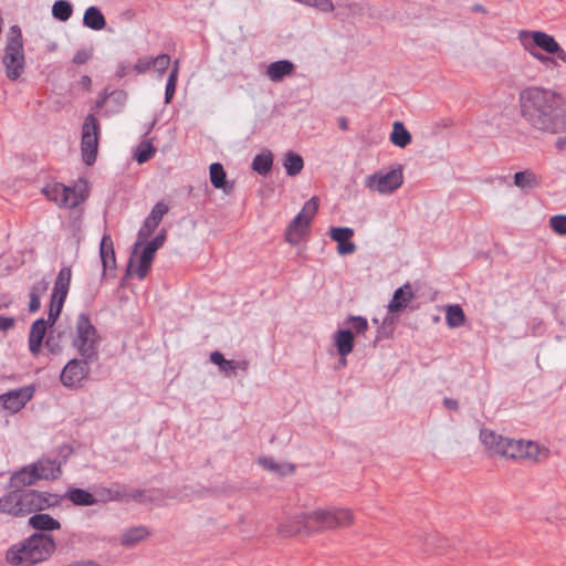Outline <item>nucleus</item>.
<instances>
[{"label": "nucleus", "instance_id": "f257e3e1", "mask_svg": "<svg viewBox=\"0 0 566 566\" xmlns=\"http://www.w3.org/2000/svg\"><path fill=\"white\" fill-rule=\"evenodd\" d=\"M520 115L534 130L556 135L566 132V101L554 90L528 86L518 94Z\"/></svg>", "mask_w": 566, "mask_h": 566}, {"label": "nucleus", "instance_id": "f03ea898", "mask_svg": "<svg viewBox=\"0 0 566 566\" xmlns=\"http://www.w3.org/2000/svg\"><path fill=\"white\" fill-rule=\"evenodd\" d=\"M62 496L56 493L32 489H13L0 497V513L24 517L35 512L59 506Z\"/></svg>", "mask_w": 566, "mask_h": 566}, {"label": "nucleus", "instance_id": "7ed1b4c3", "mask_svg": "<svg viewBox=\"0 0 566 566\" xmlns=\"http://www.w3.org/2000/svg\"><path fill=\"white\" fill-rule=\"evenodd\" d=\"M517 39L523 49L543 65L556 67L557 61L566 64V51L553 35L539 30H522Z\"/></svg>", "mask_w": 566, "mask_h": 566}, {"label": "nucleus", "instance_id": "20e7f679", "mask_svg": "<svg viewBox=\"0 0 566 566\" xmlns=\"http://www.w3.org/2000/svg\"><path fill=\"white\" fill-rule=\"evenodd\" d=\"M55 551L54 539L45 534L35 533L11 546L6 559L13 566H31L50 558Z\"/></svg>", "mask_w": 566, "mask_h": 566}, {"label": "nucleus", "instance_id": "39448f33", "mask_svg": "<svg viewBox=\"0 0 566 566\" xmlns=\"http://www.w3.org/2000/svg\"><path fill=\"white\" fill-rule=\"evenodd\" d=\"M295 532H314L344 527L353 523L354 517L347 509H319L297 517Z\"/></svg>", "mask_w": 566, "mask_h": 566}, {"label": "nucleus", "instance_id": "423d86ee", "mask_svg": "<svg viewBox=\"0 0 566 566\" xmlns=\"http://www.w3.org/2000/svg\"><path fill=\"white\" fill-rule=\"evenodd\" d=\"M101 335L91 322L86 313H80L76 317L72 336V347L80 357L86 361H97L99 358Z\"/></svg>", "mask_w": 566, "mask_h": 566}, {"label": "nucleus", "instance_id": "0eeeda50", "mask_svg": "<svg viewBox=\"0 0 566 566\" xmlns=\"http://www.w3.org/2000/svg\"><path fill=\"white\" fill-rule=\"evenodd\" d=\"M8 80L14 82L21 77L25 70V55L21 29L12 25L7 39L1 60Z\"/></svg>", "mask_w": 566, "mask_h": 566}, {"label": "nucleus", "instance_id": "6e6552de", "mask_svg": "<svg viewBox=\"0 0 566 566\" xmlns=\"http://www.w3.org/2000/svg\"><path fill=\"white\" fill-rule=\"evenodd\" d=\"M43 195L59 207L72 209L84 202L87 192L83 189L67 187L60 182L48 184L42 189Z\"/></svg>", "mask_w": 566, "mask_h": 566}, {"label": "nucleus", "instance_id": "1a4fd4ad", "mask_svg": "<svg viewBox=\"0 0 566 566\" xmlns=\"http://www.w3.org/2000/svg\"><path fill=\"white\" fill-rule=\"evenodd\" d=\"M548 451L533 441L505 438L500 455L510 459H530L539 461L547 457Z\"/></svg>", "mask_w": 566, "mask_h": 566}, {"label": "nucleus", "instance_id": "9d476101", "mask_svg": "<svg viewBox=\"0 0 566 566\" xmlns=\"http://www.w3.org/2000/svg\"><path fill=\"white\" fill-rule=\"evenodd\" d=\"M101 134L99 120L94 114H88L82 125L81 150L86 165L96 160L98 138Z\"/></svg>", "mask_w": 566, "mask_h": 566}, {"label": "nucleus", "instance_id": "9b49d317", "mask_svg": "<svg viewBox=\"0 0 566 566\" xmlns=\"http://www.w3.org/2000/svg\"><path fill=\"white\" fill-rule=\"evenodd\" d=\"M403 182V172L401 166H397L389 171H378L366 178V187L377 191L380 195H390L401 187Z\"/></svg>", "mask_w": 566, "mask_h": 566}, {"label": "nucleus", "instance_id": "f8f14e48", "mask_svg": "<svg viewBox=\"0 0 566 566\" xmlns=\"http://www.w3.org/2000/svg\"><path fill=\"white\" fill-rule=\"evenodd\" d=\"M94 363L82 357L69 360L60 374L61 384L69 389L81 388L88 378L90 366Z\"/></svg>", "mask_w": 566, "mask_h": 566}, {"label": "nucleus", "instance_id": "ddd939ff", "mask_svg": "<svg viewBox=\"0 0 566 566\" xmlns=\"http://www.w3.org/2000/svg\"><path fill=\"white\" fill-rule=\"evenodd\" d=\"M71 274L72 272L70 268H62L57 273L49 307V321L51 324H54L61 314L64 301L69 293Z\"/></svg>", "mask_w": 566, "mask_h": 566}, {"label": "nucleus", "instance_id": "4468645a", "mask_svg": "<svg viewBox=\"0 0 566 566\" xmlns=\"http://www.w3.org/2000/svg\"><path fill=\"white\" fill-rule=\"evenodd\" d=\"M34 389L31 386L21 387L2 394L3 409L12 413L19 412L32 399Z\"/></svg>", "mask_w": 566, "mask_h": 566}, {"label": "nucleus", "instance_id": "2eb2a0df", "mask_svg": "<svg viewBox=\"0 0 566 566\" xmlns=\"http://www.w3.org/2000/svg\"><path fill=\"white\" fill-rule=\"evenodd\" d=\"M142 248L140 252L138 250L136 254L130 255L128 262V271H130L133 264L137 262L135 274L139 280H144L147 276L156 254L153 248H147L146 245H142Z\"/></svg>", "mask_w": 566, "mask_h": 566}, {"label": "nucleus", "instance_id": "dca6fc26", "mask_svg": "<svg viewBox=\"0 0 566 566\" xmlns=\"http://www.w3.org/2000/svg\"><path fill=\"white\" fill-rule=\"evenodd\" d=\"M329 235L332 240L338 243L337 252L340 255L352 254L356 251V244L350 240L354 235V230L348 227H333L329 230Z\"/></svg>", "mask_w": 566, "mask_h": 566}, {"label": "nucleus", "instance_id": "f3484780", "mask_svg": "<svg viewBox=\"0 0 566 566\" xmlns=\"http://www.w3.org/2000/svg\"><path fill=\"white\" fill-rule=\"evenodd\" d=\"M210 361L219 367L224 376L234 375L237 370L247 371L249 361L245 359H226L221 352L214 350L210 354Z\"/></svg>", "mask_w": 566, "mask_h": 566}, {"label": "nucleus", "instance_id": "a211bd4d", "mask_svg": "<svg viewBox=\"0 0 566 566\" xmlns=\"http://www.w3.org/2000/svg\"><path fill=\"white\" fill-rule=\"evenodd\" d=\"M48 325H53L50 323L49 318L46 321L44 318H38L31 325L29 333V350L35 357L39 356L41 352Z\"/></svg>", "mask_w": 566, "mask_h": 566}, {"label": "nucleus", "instance_id": "6ab92c4d", "mask_svg": "<svg viewBox=\"0 0 566 566\" xmlns=\"http://www.w3.org/2000/svg\"><path fill=\"white\" fill-rule=\"evenodd\" d=\"M36 469L39 480H56L61 476V462L49 458H42L32 463Z\"/></svg>", "mask_w": 566, "mask_h": 566}, {"label": "nucleus", "instance_id": "aec40b11", "mask_svg": "<svg viewBox=\"0 0 566 566\" xmlns=\"http://www.w3.org/2000/svg\"><path fill=\"white\" fill-rule=\"evenodd\" d=\"M38 480L39 475H36V469L33 464H30L12 474L10 478V486L12 489H25L34 484Z\"/></svg>", "mask_w": 566, "mask_h": 566}, {"label": "nucleus", "instance_id": "412c9836", "mask_svg": "<svg viewBox=\"0 0 566 566\" xmlns=\"http://www.w3.org/2000/svg\"><path fill=\"white\" fill-rule=\"evenodd\" d=\"M295 66L289 60H280L269 64L265 75L272 82H280L293 73Z\"/></svg>", "mask_w": 566, "mask_h": 566}, {"label": "nucleus", "instance_id": "4be33fe9", "mask_svg": "<svg viewBox=\"0 0 566 566\" xmlns=\"http://www.w3.org/2000/svg\"><path fill=\"white\" fill-rule=\"evenodd\" d=\"M413 297V293L410 289L409 284H405L403 286L397 289L394 292L392 298L388 304L389 313H397L407 307L408 303Z\"/></svg>", "mask_w": 566, "mask_h": 566}, {"label": "nucleus", "instance_id": "5701e85b", "mask_svg": "<svg viewBox=\"0 0 566 566\" xmlns=\"http://www.w3.org/2000/svg\"><path fill=\"white\" fill-rule=\"evenodd\" d=\"M99 256L103 264L104 273L107 270H113L116 266V258L113 247V240L109 235L105 234L102 238L99 245Z\"/></svg>", "mask_w": 566, "mask_h": 566}, {"label": "nucleus", "instance_id": "b1692460", "mask_svg": "<svg viewBox=\"0 0 566 566\" xmlns=\"http://www.w3.org/2000/svg\"><path fill=\"white\" fill-rule=\"evenodd\" d=\"M62 500L67 499L74 505L77 506H92L97 503L96 497L88 491L80 488H70L64 495H61Z\"/></svg>", "mask_w": 566, "mask_h": 566}, {"label": "nucleus", "instance_id": "393cba45", "mask_svg": "<svg viewBox=\"0 0 566 566\" xmlns=\"http://www.w3.org/2000/svg\"><path fill=\"white\" fill-rule=\"evenodd\" d=\"M334 343L340 357H346L354 348V334L350 329H338L334 335Z\"/></svg>", "mask_w": 566, "mask_h": 566}, {"label": "nucleus", "instance_id": "a878e982", "mask_svg": "<svg viewBox=\"0 0 566 566\" xmlns=\"http://www.w3.org/2000/svg\"><path fill=\"white\" fill-rule=\"evenodd\" d=\"M259 464L270 472L281 476L291 475L295 471V465L290 462H276L271 457H262L259 459Z\"/></svg>", "mask_w": 566, "mask_h": 566}, {"label": "nucleus", "instance_id": "bb28decb", "mask_svg": "<svg viewBox=\"0 0 566 566\" xmlns=\"http://www.w3.org/2000/svg\"><path fill=\"white\" fill-rule=\"evenodd\" d=\"M310 223H305V220L297 213L287 227L285 239L291 244H297L300 239L306 233Z\"/></svg>", "mask_w": 566, "mask_h": 566}, {"label": "nucleus", "instance_id": "cd10ccee", "mask_svg": "<svg viewBox=\"0 0 566 566\" xmlns=\"http://www.w3.org/2000/svg\"><path fill=\"white\" fill-rule=\"evenodd\" d=\"M83 24L91 30L101 31L105 28L106 20L101 9L92 6L88 7L84 12Z\"/></svg>", "mask_w": 566, "mask_h": 566}, {"label": "nucleus", "instance_id": "c85d7f7f", "mask_svg": "<svg viewBox=\"0 0 566 566\" xmlns=\"http://www.w3.org/2000/svg\"><path fill=\"white\" fill-rule=\"evenodd\" d=\"M29 525L39 531H54L60 530L61 524L57 520L52 517L49 514L45 513H38L35 512L30 518H29Z\"/></svg>", "mask_w": 566, "mask_h": 566}, {"label": "nucleus", "instance_id": "c756f323", "mask_svg": "<svg viewBox=\"0 0 566 566\" xmlns=\"http://www.w3.org/2000/svg\"><path fill=\"white\" fill-rule=\"evenodd\" d=\"M273 166V154L270 149H264L252 159L251 168L261 176H266Z\"/></svg>", "mask_w": 566, "mask_h": 566}, {"label": "nucleus", "instance_id": "7c9ffc66", "mask_svg": "<svg viewBox=\"0 0 566 566\" xmlns=\"http://www.w3.org/2000/svg\"><path fill=\"white\" fill-rule=\"evenodd\" d=\"M149 535L145 526H135L124 531L120 535V544L125 547H133Z\"/></svg>", "mask_w": 566, "mask_h": 566}, {"label": "nucleus", "instance_id": "2f4dec72", "mask_svg": "<svg viewBox=\"0 0 566 566\" xmlns=\"http://www.w3.org/2000/svg\"><path fill=\"white\" fill-rule=\"evenodd\" d=\"M390 142L400 148H405L411 143V134L401 122H395L390 134Z\"/></svg>", "mask_w": 566, "mask_h": 566}, {"label": "nucleus", "instance_id": "473e14b6", "mask_svg": "<svg viewBox=\"0 0 566 566\" xmlns=\"http://www.w3.org/2000/svg\"><path fill=\"white\" fill-rule=\"evenodd\" d=\"M506 437H502L501 434L495 433L494 431L482 429L480 432V439L482 443L490 451L500 454L501 447Z\"/></svg>", "mask_w": 566, "mask_h": 566}, {"label": "nucleus", "instance_id": "72a5a7b5", "mask_svg": "<svg viewBox=\"0 0 566 566\" xmlns=\"http://www.w3.org/2000/svg\"><path fill=\"white\" fill-rule=\"evenodd\" d=\"M158 224L150 220L148 217L143 222L142 227L138 230L137 233V240L133 245V255L136 254L138 250L142 249V245L146 242V240L151 237V234L157 229Z\"/></svg>", "mask_w": 566, "mask_h": 566}, {"label": "nucleus", "instance_id": "f704fd0d", "mask_svg": "<svg viewBox=\"0 0 566 566\" xmlns=\"http://www.w3.org/2000/svg\"><path fill=\"white\" fill-rule=\"evenodd\" d=\"M465 314L458 304L449 305L446 310V323L450 328H457L464 324Z\"/></svg>", "mask_w": 566, "mask_h": 566}, {"label": "nucleus", "instance_id": "c9c22d12", "mask_svg": "<svg viewBox=\"0 0 566 566\" xmlns=\"http://www.w3.org/2000/svg\"><path fill=\"white\" fill-rule=\"evenodd\" d=\"M283 166L289 176H296L302 171L304 161L298 154L290 150L285 154Z\"/></svg>", "mask_w": 566, "mask_h": 566}, {"label": "nucleus", "instance_id": "e433bc0d", "mask_svg": "<svg viewBox=\"0 0 566 566\" xmlns=\"http://www.w3.org/2000/svg\"><path fill=\"white\" fill-rule=\"evenodd\" d=\"M210 181L212 186L217 189L227 190V181H226V171L223 166L220 163H213L209 168Z\"/></svg>", "mask_w": 566, "mask_h": 566}, {"label": "nucleus", "instance_id": "4c0bfd02", "mask_svg": "<svg viewBox=\"0 0 566 566\" xmlns=\"http://www.w3.org/2000/svg\"><path fill=\"white\" fill-rule=\"evenodd\" d=\"M514 185L521 189H528L537 186L536 175L530 170L514 174Z\"/></svg>", "mask_w": 566, "mask_h": 566}, {"label": "nucleus", "instance_id": "58836bf2", "mask_svg": "<svg viewBox=\"0 0 566 566\" xmlns=\"http://www.w3.org/2000/svg\"><path fill=\"white\" fill-rule=\"evenodd\" d=\"M73 13L72 4L66 0H57L52 7V14L55 19L65 22Z\"/></svg>", "mask_w": 566, "mask_h": 566}, {"label": "nucleus", "instance_id": "ea45409f", "mask_svg": "<svg viewBox=\"0 0 566 566\" xmlns=\"http://www.w3.org/2000/svg\"><path fill=\"white\" fill-rule=\"evenodd\" d=\"M178 65L179 62L175 61L174 67L169 73L166 88H165V104H169L175 95L176 86H177V80H178Z\"/></svg>", "mask_w": 566, "mask_h": 566}, {"label": "nucleus", "instance_id": "a19ab883", "mask_svg": "<svg viewBox=\"0 0 566 566\" xmlns=\"http://www.w3.org/2000/svg\"><path fill=\"white\" fill-rule=\"evenodd\" d=\"M155 153L156 148L153 146L151 142L145 140L137 146L134 158L137 160V163L144 164L148 161L155 155Z\"/></svg>", "mask_w": 566, "mask_h": 566}, {"label": "nucleus", "instance_id": "79ce46f5", "mask_svg": "<svg viewBox=\"0 0 566 566\" xmlns=\"http://www.w3.org/2000/svg\"><path fill=\"white\" fill-rule=\"evenodd\" d=\"M345 324L350 325L356 335H364L368 329V321L360 315H349L345 319Z\"/></svg>", "mask_w": 566, "mask_h": 566}, {"label": "nucleus", "instance_id": "37998d69", "mask_svg": "<svg viewBox=\"0 0 566 566\" xmlns=\"http://www.w3.org/2000/svg\"><path fill=\"white\" fill-rule=\"evenodd\" d=\"M318 210V199L316 197H312L307 200L298 214L305 220V223H311L312 219L316 214Z\"/></svg>", "mask_w": 566, "mask_h": 566}, {"label": "nucleus", "instance_id": "c03bdc74", "mask_svg": "<svg viewBox=\"0 0 566 566\" xmlns=\"http://www.w3.org/2000/svg\"><path fill=\"white\" fill-rule=\"evenodd\" d=\"M549 227L559 234L566 235V214H556L549 219Z\"/></svg>", "mask_w": 566, "mask_h": 566}, {"label": "nucleus", "instance_id": "a18cd8bd", "mask_svg": "<svg viewBox=\"0 0 566 566\" xmlns=\"http://www.w3.org/2000/svg\"><path fill=\"white\" fill-rule=\"evenodd\" d=\"M168 210L169 207L165 202L159 201L153 207L148 218L159 226Z\"/></svg>", "mask_w": 566, "mask_h": 566}, {"label": "nucleus", "instance_id": "49530a36", "mask_svg": "<svg viewBox=\"0 0 566 566\" xmlns=\"http://www.w3.org/2000/svg\"><path fill=\"white\" fill-rule=\"evenodd\" d=\"M170 64V57L167 54H159L155 59H151V65L156 69L159 74H164Z\"/></svg>", "mask_w": 566, "mask_h": 566}, {"label": "nucleus", "instance_id": "de8ad7c7", "mask_svg": "<svg viewBox=\"0 0 566 566\" xmlns=\"http://www.w3.org/2000/svg\"><path fill=\"white\" fill-rule=\"evenodd\" d=\"M92 57V50L90 49H81L77 50L73 56L72 62L74 64H85Z\"/></svg>", "mask_w": 566, "mask_h": 566}, {"label": "nucleus", "instance_id": "09e8293b", "mask_svg": "<svg viewBox=\"0 0 566 566\" xmlns=\"http://www.w3.org/2000/svg\"><path fill=\"white\" fill-rule=\"evenodd\" d=\"M166 241V231L161 230L151 241L145 242L144 245L153 248L154 252H157L159 248L164 245Z\"/></svg>", "mask_w": 566, "mask_h": 566}, {"label": "nucleus", "instance_id": "8fccbe9b", "mask_svg": "<svg viewBox=\"0 0 566 566\" xmlns=\"http://www.w3.org/2000/svg\"><path fill=\"white\" fill-rule=\"evenodd\" d=\"M49 287V282L43 277L36 281L30 289V294L41 297Z\"/></svg>", "mask_w": 566, "mask_h": 566}, {"label": "nucleus", "instance_id": "3c124183", "mask_svg": "<svg viewBox=\"0 0 566 566\" xmlns=\"http://www.w3.org/2000/svg\"><path fill=\"white\" fill-rule=\"evenodd\" d=\"M109 97L117 104L115 112H118L126 102V93L124 91H113L109 93Z\"/></svg>", "mask_w": 566, "mask_h": 566}, {"label": "nucleus", "instance_id": "603ef678", "mask_svg": "<svg viewBox=\"0 0 566 566\" xmlns=\"http://www.w3.org/2000/svg\"><path fill=\"white\" fill-rule=\"evenodd\" d=\"M151 66V57H142L138 59L137 62L134 65V70L137 73H144L148 71Z\"/></svg>", "mask_w": 566, "mask_h": 566}, {"label": "nucleus", "instance_id": "864d4df0", "mask_svg": "<svg viewBox=\"0 0 566 566\" xmlns=\"http://www.w3.org/2000/svg\"><path fill=\"white\" fill-rule=\"evenodd\" d=\"M45 347L49 349V352L53 355L59 354L62 350V347L57 340L54 339V337L49 336L45 339Z\"/></svg>", "mask_w": 566, "mask_h": 566}, {"label": "nucleus", "instance_id": "5fc2aeb1", "mask_svg": "<svg viewBox=\"0 0 566 566\" xmlns=\"http://www.w3.org/2000/svg\"><path fill=\"white\" fill-rule=\"evenodd\" d=\"M340 8H345L348 11V14H359L363 11V7L357 2H348L345 4H339Z\"/></svg>", "mask_w": 566, "mask_h": 566}, {"label": "nucleus", "instance_id": "6e6d98bb", "mask_svg": "<svg viewBox=\"0 0 566 566\" xmlns=\"http://www.w3.org/2000/svg\"><path fill=\"white\" fill-rule=\"evenodd\" d=\"M14 325V318L11 316H0V331H8Z\"/></svg>", "mask_w": 566, "mask_h": 566}, {"label": "nucleus", "instance_id": "4d7b16f0", "mask_svg": "<svg viewBox=\"0 0 566 566\" xmlns=\"http://www.w3.org/2000/svg\"><path fill=\"white\" fill-rule=\"evenodd\" d=\"M29 296H30L29 311L31 313H34V312L40 310V307H41V300H40L39 296H35V295L29 294Z\"/></svg>", "mask_w": 566, "mask_h": 566}, {"label": "nucleus", "instance_id": "13d9d810", "mask_svg": "<svg viewBox=\"0 0 566 566\" xmlns=\"http://www.w3.org/2000/svg\"><path fill=\"white\" fill-rule=\"evenodd\" d=\"M108 97H109V93H107V92H103V93L97 97V99L95 101V108H96V109L102 108V107L105 105V103H106V101H107V98H108Z\"/></svg>", "mask_w": 566, "mask_h": 566}, {"label": "nucleus", "instance_id": "bf43d9fd", "mask_svg": "<svg viewBox=\"0 0 566 566\" xmlns=\"http://www.w3.org/2000/svg\"><path fill=\"white\" fill-rule=\"evenodd\" d=\"M443 405L450 410H457L459 408L458 401L452 398H444Z\"/></svg>", "mask_w": 566, "mask_h": 566}, {"label": "nucleus", "instance_id": "052dcab7", "mask_svg": "<svg viewBox=\"0 0 566 566\" xmlns=\"http://www.w3.org/2000/svg\"><path fill=\"white\" fill-rule=\"evenodd\" d=\"M128 71H129V66L127 64L122 63L117 67L116 75L118 77H124L128 74Z\"/></svg>", "mask_w": 566, "mask_h": 566}, {"label": "nucleus", "instance_id": "680f3d73", "mask_svg": "<svg viewBox=\"0 0 566 566\" xmlns=\"http://www.w3.org/2000/svg\"><path fill=\"white\" fill-rule=\"evenodd\" d=\"M80 82H81V85H82L84 88H90V86H91V78H90V76H87V75H83V76L81 77V81H80Z\"/></svg>", "mask_w": 566, "mask_h": 566}, {"label": "nucleus", "instance_id": "e2e57ef3", "mask_svg": "<svg viewBox=\"0 0 566 566\" xmlns=\"http://www.w3.org/2000/svg\"><path fill=\"white\" fill-rule=\"evenodd\" d=\"M566 146V138H558L556 142V147L559 150H563Z\"/></svg>", "mask_w": 566, "mask_h": 566}, {"label": "nucleus", "instance_id": "0e129e2a", "mask_svg": "<svg viewBox=\"0 0 566 566\" xmlns=\"http://www.w3.org/2000/svg\"><path fill=\"white\" fill-rule=\"evenodd\" d=\"M472 10H473V11H479V12H480V11H481V12H483V11H484L483 7H482V6H480V4H475V6H473Z\"/></svg>", "mask_w": 566, "mask_h": 566}, {"label": "nucleus", "instance_id": "69168bd1", "mask_svg": "<svg viewBox=\"0 0 566 566\" xmlns=\"http://www.w3.org/2000/svg\"><path fill=\"white\" fill-rule=\"evenodd\" d=\"M340 127H342L343 129H346V128H347V125H346L345 119H343V120H342V123H340Z\"/></svg>", "mask_w": 566, "mask_h": 566}, {"label": "nucleus", "instance_id": "338daca9", "mask_svg": "<svg viewBox=\"0 0 566 566\" xmlns=\"http://www.w3.org/2000/svg\"><path fill=\"white\" fill-rule=\"evenodd\" d=\"M340 365L345 366L346 365V357H342L340 361H339Z\"/></svg>", "mask_w": 566, "mask_h": 566}, {"label": "nucleus", "instance_id": "774afa93", "mask_svg": "<svg viewBox=\"0 0 566 566\" xmlns=\"http://www.w3.org/2000/svg\"><path fill=\"white\" fill-rule=\"evenodd\" d=\"M0 406L3 408V397L0 395Z\"/></svg>", "mask_w": 566, "mask_h": 566}]
</instances>
